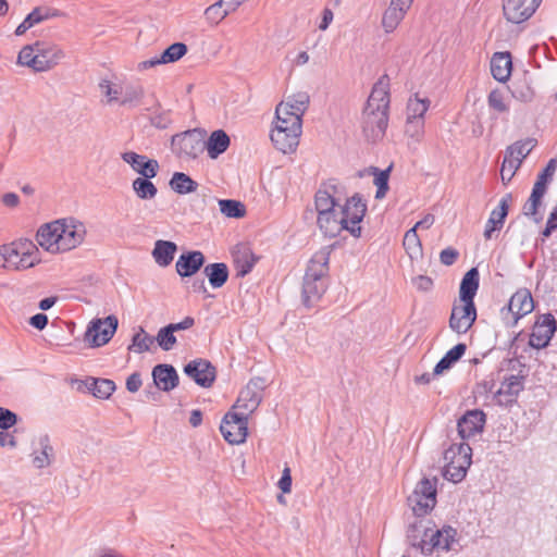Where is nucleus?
<instances>
[{
  "label": "nucleus",
  "mask_w": 557,
  "mask_h": 557,
  "mask_svg": "<svg viewBox=\"0 0 557 557\" xmlns=\"http://www.w3.org/2000/svg\"><path fill=\"white\" fill-rule=\"evenodd\" d=\"M389 77L382 75L374 84L362 113V132L369 141H377L388 125Z\"/></svg>",
  "instance_id": "obj_1"
},
{
  "label": "nucleus",
  "mask_w": 557,
  "mask_h": 557,
  "mask_svg": "<svg viewBox=\"0 0 557 557\" xmlns=\"http://www.w3.org/2000/svg\"><path fill=\"white\" fill-rule=\"evenodd\" d=\"M329 261L327 247L317 251L309 261L302 283V302L308 308L319 301L326 290Z\"/></svg>",
  "instance_id": "obj_2"
},
{
  "label": "nucleus",
  "mask_w": 557,
  "mask_h": 557,
  "mask_svg": "<svg viewBox=\"0 0 557 557\" xmlns=\"http://www.w3.org/2000/svg\"><path fill=\"white\" fill-rule=\"evenodd\" d=\"M471 457L472 449L468 443H453L444 451V478L454 483L462 481L471 465Z\"/></svg>",
  "instance_id": "obj_3"
},
{
  "label": "nucleus",
  "mask_w": 557,
  "mask_h": 557,
  "mask_svg": "<svg viewBox=\"0 0 557 557\" xmlns=\"http://www.w3.org/2000/svg\"><path fill=\"white\" fill-rule=\"evenodd\" d=\"M2 250L7 253L9 270L23 271L40 262L38 247L27 238L3 244Z\"/></svg>",
  "instance_id": "obj_4"
},
{
  "label": "nucleus",
  "mask_w": 557,
  "mask_h": 557,
  "mask_svg": "<svg viewBox=\"0 0 557 557\" xmlns=\"http://www.w3.org/2000/svg\"><path fill=\"white\" fill-rule=\"evenodd\" d=\"M436 485V478H423L417 483L413 492L408 496V504L416 516L422 517L435 507Z\"/></svg>",
  "instance_id": "obj_5"
},
{
  "label": "nucleus",
  "mask_w": 557,
  "mask_h": 557,
  "mask_svg": "<svg viewBox=\"0 0 557 557\" xmlns=\"http://www.w3.org/2000/svg\"><path fill=\"white\" fill-rule=\"evenodd\" d=\"M457 530L450 525H444L438 530H424L422 540L419 543L412 542L413 546H418L425 555L432 554L434 550L448 552L456 543Z\"/></svg>",
  "instance_id": "obj_6"
},
{
  "label": "nucleus",
  "mask_w": 557,
  "mask_h": 557,
  "mask_svg": "<svg viewBox=\"0 0 557 557\" xmlns=\"http://www.w3.org/2000/svg\"><path fill=\"white\" fill-rule=\"evenodd\" d=\"M220 431L230 444H242L248 434V418L246 412H227L220 425Z\"/></svg>",
  "instance_id": "obj_7"
},
{
  "label": "nucleus",
  "mask_w": 557,
  "mask_h": 557,
  "mask_svg": "<svg viewBox=\"0 0 557 557\" xmlns=\"http://www.w3.org/2000/svg\"><path fill=\"white\" fill-rule=\"evenodd\" d=\"M60 252H66L81 246L86 237L85 224L75 218L61 219Z\"/></svg>",
  "instance_id": "obj_8"
},
{
  "label": "nucleus",
  "mask_w": 557,
  "mask_h": 557,
  "mask_svg": "<svg viewBox=\"0 0 557 557\" xmlns=\"http://www.w3.org/2000/svg\"><path fill=\"white\" fill-rule=\"evenodd\" d=\"M367 211V205L359 195H354L346 200L339 212L345 221L347 231L356 238L361 236V226Z\"/></svg>",
  "instance_id": "obj_9"
},
{
  "label": "nucleus",
  "mask_w": 557,
  "mask_h": 557,
  "mask_svg": "<svg viewBox=\"0 0 557 557\" xmlns=\"http://www.w3.org/2000/svg\"><path fill=\"white\" fill-rule=\"evenodd\" d=\"M173 150L181 158L196 159L205 149V141L197 131H187L172 137Z\"/></svg>",
  "instance_id": "obj_10"
},
{
  "label": "nucleus",
  "mask_w": 557,
  "mask_h": 557,
  "mask_svg": "<svg viewBox=\"0 0 557 557\" xmlns=\"http://www.w3.org/2000/svg\"><path fill=\"white\" fill-rule=\"evenodd\" d=\"M117 324L119 321L115 315H108L104 319L91 321L86 331V341L92 347L106 345L114 335Z\"/></svg>",
  "instance_id": "obj_11"
},
{
  "label": "nucleus",
  "mask_w": 557,
  "mask_h": 557,
  "mask_svg": "<svg viewBox=\"0 0 557 557\" xmlns=\"http://www.w3.org/2000/svg\"><path fill=\"white\" fill-rule=\"evenodd\" d=\"M486 414L481 409L468 410L457 421V431L463 443L484 430Z\"/></svg>",
  "instance_id": "obj_12"
},
{
  "label": "nucleus",
  "mask_w": 557,
  "mask_h": 557,
  "mask_svg": "<svg viewBox=\"0 0 557 557\" xmlns=\"http://www.w3.org/2000/svg\"><path fill=\"white\" fill-rule=\"evenodd\" d=\"M476 320V308L474 302L455 304L449 318V327L458 333H467Z\"/></svg>",
  "instance_id": "obj_13"
},
{
  "label": "nucleus",
  "mask_w": 557,
  "mask_h": 557,
  "mask_svg": "<svg viewBox=\"0 0 557 557\" xmlns=\"http://www.w3.org/2000/svg\"><path fill=\"white\" fill-rule=\"evenodd\" d=\"M543 0H503V11L507 21L522 23L529 20Z\"/></svg>",
  "instance_id": "obj_14"
},
{
  "label": "nucleus",
  "mask_w": 557,
  "mask_h": 557,
  "mask_svg": "<svg viewBox=\"0 0 557 557\" xmlns=\"http://www.w3.org/2000/svg\"><path fill=\"white\" fill-rule=\"evenodd\" d=\"M557 329L556 320L553 314H543L533 326L530 335L529 345L533 348H545Z\"/></svg>",
  "instance_id": "obj_15"
},
{
  "label": "nucleus",
  "mask_w": 557,
  "mask_h": 557,
  "mask_svg": "<svg viewBox=\"0 0 557 557\" xmlns=\"http://www.w3.org/2000/svg\"><path fill=\"white\" fill-rule=\"evenodd\" d=\"M37 58V72H46L58 65L65 54L57 45L37 41L35 42Z\"/></svg>",
  "instance_id": "obj_16"
},
{
  "label": "nucleus",
  "mask_w": 557,
  "mask_h": 557,
  "mask_svg": "<svg viewBox=\"0 0 557 557\" xmlns=\"http://www.w3.org/2000/svg\"><path fill=\"white\" fill-rule=\"evenodd\" d=\"M184 372L202 387H210L216 377L215 368L206 359H196L188 362Z\"/></svg>",
  "instance_id": "obj_17"
},
{
  "label": "nucleus",
  "mask_w": 557,
  "mask_h": 557,
  "mask_svg": "<svg viewBox=\"0 0 557 557\" xmlns=\"http://www.w3.org/2000/svg\"><path fill=\"white\" fill-rule=\"evenodd\" d=\"M61 219L42 224L37 233L38 245L50 253H60Z\"/></svg>",
  "instance_id": "obj_18"
},
{
  "label": "nucleus",
  "mask_w": 557,
  "mask_h": 557,
  "mask_svg": "<svg viewBox=\"0 0 557 557\" xmlns=\"http://www.w3.org/2000/svg\"><path fill=\"white\" fill-rule=\"evenodd\" d=\"M534 309V301L532 294L527 288L517 290L510 298L508 304L507 314L512 315V322H507L508 325H515L519 319L531 313Z\"/></svg>",
  "instance_id": "obj_19"
},
{
  "label": "nucleus",
  "mask_w": 557,
  "mask_h": 557,
  "mask_svg": "<svg viewBox=\"0 0 557 557\" xmlns=\"http://www.w3.org/2000/svg\"><path fill=\"white\" fill-rule=\"evenodd\" d=\"M122 160L127 163L133 171L140 175V177L153 178L159 171V162L154 159H148L144 154H138L134 151H125L121 154Z\"/></svg>",
  "instance_id": "obj_20"
},
{
  "label": "nucleus",
  "mask_w": 557,
  "mask_h": 557,
  "mask_svg": "<svg viewBox=\"0 0 557 557\" xmlns=\"http://www.w3.org/2000/svg\"><path fill=\"white\" fill-rule=\"evenodd\" d=\"M523 389V377L511 374L506 376L499 388L494 393V399L500 406H508L516 401Z\"/></svg>",
  "instance_id": "obj_21"
},
{
  "label": "nucleus",
  "mask_w": 557,
  "mask_h": 557,
  "mask_svg": "<svg viewBox=\"0 0 557 557\" xmlns=\"http://www.w3.org/2000/svg\"><path fill=\"white\" fill-rule=\"evenodd\" d=\"M338 186L333 183H324L315 193L314 205L318 215L330 212L339 206L337 198Z\"/></svg>",
  "instance_id": "obj_22"
},
{
  "label": "nucleus",
  "mask_w": 557,
  "mask_h": 557,
  "mask_svg": "<svg viewBox=\"0 0 557 557\" xmlns=\"http://www.w3.org/2000/svg\"><path fill=\"white\" fill-rule=\"evenodd\" d=\"M262 400V394L256 382H249L248 385L239 393L234 409L239 410L238 412H246L248 418L260 405Z\"/></svg>",
  "instance_id": "obj_23"
},
{
  "label": "nucleus",
  "mask_w": 557,
  "mask_h": 557,
  "mask_svg": "<svg viewBox=\"0 0 557 557\" xmlns=\"http://www.w3.org/2000/svg\"><path fill=\"white\" fill-rule=\"evenodd\" d=\"M63 13L51 7H37L16 27L15 35L22 36L33 26L50 18L60 17Z\"/></svg>",
  "instance_id": "obj_24"
},
{
  "label": "nucleus",
  "mask_w": 557,
  "mask_h": 557,
  "mask_svg": "<svg viewBox=\"0 0 557 557\" xmlns=\"http://www.w3.org/2000/svg\"><path fill=\"white\" fill-rule=\"evenodd\" d=\"M187 53V46L183 42H174L170 45L160 57L138 63V70L144 71L159 64H168L178 61Z\"/></svg>",
  "instance_id": "obj_25"
},
{
  "label": "nucleus",
  "mask_w": 557,
  "mask_h": 557,
  "mask_svg": "<svg viewBox=\"0 0 557 557\" xmlns=\"http://www.w3.org/2000/svg\"><path fill=\"white\" fill-rule=\"evenodd\" d=\"M292 126V131L283 128H273L271 132V140L273 145L283 153L293 152L299 143L301 133H298V122Z\"/></svg>",
  "instance_id": "obj_26"
},
{
  "label": "nucleus",
  "mask_w": 557,
  "mask_h": 557,
  "mask_svg": "<svg viewBox=\"0 0 557 557\" xmlns=\"http://www.w3.org/2000/svg\"><path fill=\"white\" fill-rule=\"evenodd\" d=\"M203 264V253L201 251L194 250L182 253L176 261L175 269L178 275L187 277L196 274Z\"/></svg>",
  "instance_id": "obj_27"
},
{
  "label": "nucleus",
  "mask_w": 557,
  "mask_h": 557,
  "mask_svg": "<svg viewBox=\"0 0 557 557\" xmlns=\"http://www.w3.org/2000/svg\"><path fill=\"white\" fill-rule=\"evenodd\" d=\"M511 194H506L499 201L496 209L491 212V215L485 224L484 238L491 239L495 231H499L508 214L509 202L511 201Z\"/></svg>",
  "instance_id": "obj_28"
},
{
  "label": "nucleus",
  "mask_w": 557,
  "mask_h": 557,
  "mask_svg": "<svg viewBox=\"0 0 557 557\" xmlns=\"http://www.w3.org/2000/svg\"><path fill=\"white\" fill-rule=\"evenodd\" d=\"M156 386L164 392L172 391L178 384V374L171 364H158L152 370Z\"/></svg>",
  "instance_id": "obj_29"
},
{
  "label": "nucleus",
  "mask_w": 557,
  "mask_h": 557,
  "mask_svg": "<svg viewBox=\"0 0 557 557\" xmlns=\"http://www.w3.org/2000/svg\"><path fill=\"white\" fill-rule=\"evenodd\" d=\"M232 256L238 276L247 275L258 260L251 249L245 244L236 245L232 250Z\"/></svg>",
  "instance_id": "obj_30"
},
{
  "label": "nucleus",
  "mask_w": 557,
  "mask_h": 557,
  "mask_svg": "<svg viewBox=\"0 0 557 557\" xmlns=\"http://www.w3.org/2000/svg\"><path fill=\"white\" fill-rule=\"evenodd\" d=\"M345 221L341 212L335 209L318 215V225L324 235L329 237H335L341 234L342 231H347Z\"/></svg>",
  "instance_id": "obj_31"
},
{
  "label": "nucleus",
  "mask_w": 557,
  "mask_h": 557,
  "mask_svg": "<svg viewBox=\"0 0 557 557\" xmlns=\"http://www.w3.org/2000/svg\"><path fill=\"white\" fill-rule=\"evenodd\" d=\"M310 97L306 91H299L287 97L286 101L277 104L276 113H286L289 111L302 119L304 113L309 106Z\"/></svg>",
  "instance_id": "obj_32"
},
{
  "label": "nucleus",
  "mask_w": 557,
  "mask_h": 557,
  "mask_svg": "<svg viewBox=\"0 0 557 557\" xmlns=\"http://www.w3.org/2000/svg\"><path fill=\"white\" fill-rule=\"evenodd\" d=\"M512 70L511 55L509 52H495L491 60V72L493 77L505 83L509 79Z\"/></svg>",
  "instance_id": "obj_33"
},
{
  "label": "nucleus",
  "mask_w": 557,
  "mask_h": 557,
  "mask_svg": "<svg viewBox=\"0 0 557 557\" xmlns=\"http://www.w3.org/2000/svg\"><path fill=\"white\" fill-rule=\"evenodd\" d=\"M480 274L476 268H471L462 277L459 288L460 302H474L479 289Z\"/></svg>",
  "instance_id": "obj_34"
},
{
  "label": "nucleus",
  "mask_w": 557,
  "mask_h": 557,
  "mask_svg": "<svg viewBox=\"0 0 557 557\" xmlns=\"http://www.w3.org/2000/svg\"><path fill=\"white\" fill-rule=\"evenodd\" d=\"M176 251L177 245L174 242L158 239L154 243L151 256L159 267L166 268L174 260Z\"/></svg>",
  "instance_id": "obj_35"
},
{
  "label": "nucleus",
  "mask_w": 557,
  "mask_h": 557,
  "mask_svg": "<svg viewBox=\"0 0 557 557\" xmlns=\"http://www.w3.org/2000/svg\"><path fill=\"white\" fill-rule=\"evenodd\" d=\"M230 143V136L223 129H216L213 131L207 141H205V148L211 159H216L227 150Z\"/></svg>",
  "instance_id": "obj_36"
},
{
  "label": "nucleus",
  "mask_w": 557,
  "mask_h": 557,
  "mask_svg": "<svg viewBox=\"0 0 557 557\" xmlns=\"http://www.w3.org/2000/svg\"><path fill=\"white\" fill-rule=\"evenodd\" d=\"M38 448L39 450H34L32 456V462L35 468L44 469L51 463V457L53 455V448L50 444V438L47 434L40 435L38 437Z\"/></svg>",
  "instance_id": "obj_37"
},
{
  "label": "nucleus",
  "mask_w": 557,
  "mask_h": 557,
  "mask_svg": "<svg viewBox=\"0 0 557 557\" xmlns=\"http://www.w3.org/2000/svg\"><path fill=\"white\" fill-rule=\"evenodd\" d=\"M86 388L97 398L108 399L115 391V383L109 379L89 377L85 381Z\"/></svg>",
  "instance_id": "obj_38"
},
{
  "label": "nucleus",
  "mask_w": 557,
  "mask_h": 557,
  "mask_svg": "<svg viewBox=\"0 0 557 557\" xmlns=\"http://www.w3.org/2000/svg\"><path fill=\"white\" fill-rule=\"evenodd\" d=\"M203 273L213 288L222 287L228 278V268L225 263L216 262L205 267Z\"/></svg>",
  "instance_id": "obj_39"
},
{
  "label": "nucleus",
  "mask_w": 557,
  "mask_h": 557,
  "mask_svg": "<svg viewBox=\"0 0 557 557\" xmlns=\"http://www.w3.org/2000/svg\"><path fill=\"white\" fill-rule=\"evenodd\" d=\"M545 194V189L533 186L531 195L522 208L523 214L527 216H532L536 223L542 220V216L539 215V208L542 205V199Z\"/></svg>",
  "instance_id": "obj_40"
},
{
  "label": "nucleus",
  "mask_w": 557,
  "mask_h": 557,
  "mask_svg": "<svg viewBox=\"0 0 557 557\" xmlns=\"http://www.w3.org/2000/svg\"><path fill=\"white\" fill-rule=\"evenodd\" d=\"M466 349L467 346L462 343L457 344L451 349H449L434 367L433 375H438L443 373L445 370L450 369L451 366L465 355Z\"/></svg>",
  "instance_id": "obj_41"
},
{
  "label": "nucleus",
  "mask_w": 557,
  "mask_h": 557,
  "mask_svg": "<svg viewBox=\"0 0 557 557\" xmlns=\"http://www.w3.org/2000/svg\"><path fill=\"white\" fill-rule=\"evenodd\" d=\"M172 190L180 195H186L195 191L198 183L183 172H175L169 183Z\"/></svg>",
  "instance_id": "obj_42"
},
{
  "label": "nucleus",
  "mask_w": 557,
  "mask_h": 557,
  "mask_svg": "<svg viewBox=\"0 0 557 557\" xmlns=\"http://www.w3.org/2000/svg\"><path fill=\"white\" fill-rule=\"evenodd\" d=\"M150 180L143 176L132 183V188L140 200H151L157 196L158 189Z\"/></svg>",
  "instance_id": "obj_43"
},
{
  "label": "nucleus",
  "mask_w": 557,
  "mask_h": 557,
  "mask_svg": "<svg viewBox=\"0 0 557 557\" xmlns=\"http://www.w3.org/2000/svg\"><path fill=\"white\" fill-rule=\"evenodd\" d=\"M536 141L532 138H528L523 141H517L513 145L509 146L506 150V156H510L516 162L520 164L527 158V156L532 151L535 147Z\"/></svg>",
  "instance_id": "obj_44"
},
{
  "label": "nucleus",
  "mask_w": 557,
  "mask_h": 557,
  "mask_svg": "<svg viewBox=\"0 0 557 557\" xmlns=\"http://www.w3.org/2000/svg\"><path fill=\"white\" fill-rule=\"evenodd\" d=\"M154 343V337L146 333L143 327H139L138 332L134 334L132 344L128 349L137 354H141L150 350V347Z\"/></svg>",
  "instance_id": "obj_45"
},
{
  "label": "nucleus",
  "mask_w": 557,
  "mask_h": 557,
  "mask_svg": "<svg viewBox=\"0 0 557 557\" xmlns=\"http://www.w3.org/2000/svg\"><path fill=\"white\" fill-rule=\"evenodd\" d=\"M430 107V100L414 96L407 103V117L424 120V114Z\"/></svg>",
  "instance_id": "obj_46"
},
{
  "label": "nucleus",
  "mask_w": 557,
  "mask_h": 557,
  "mask_svg": "<svg viewBox=\"0 0 557 557\" xmlns=\"http://www.w3.org/2000/svg\"><path fill=\"white\" fill-rule=\"evenodd\" d=\"M231 11L226 9L221 0L216 1L215 3L209 5L205 10V17L207 22L211 26H216L220 22H222Z\"/></svg>",
  "instance_id": "obj_47"
},
{
  "label": "nucleus",
  "mask_w": 557,
  "mask_h": 557,
  "mask_svg": "<svg viewBox=\"0 0 557 557\" xmlns=\"http://www.w3.org/2000/svg\"><path fill=\"white\" fill-rule=\"evenodd\" d=\"M144 97V89L139 85H125L122 87V106L135 107Z\"/></svg>",
  "instance_id": "obj_48"
},
{
  "label": "nucleus",
  "mask_w": 557,
  "mask_h": 557,
  "mask_svg": "<svg viewBox=\"0 0 557 557\" xmlns=\"http://www.w3.org/2000/svg\"><path fill=\"white\" fill-rule=\"evenodd\" d=\"M404 17L405 13L401 12V9H397L395 7L389 5L385 10L382 18V25L385 32L392 33L393 30H395Z\"/></svg>",
  "instance_id": "obj_49"
},
{
  "label": "nucleus",
  "mask_w": 557,
  "mask_h": 557,
  "mask_svg": "<svg viewBox=\"0 0 557 557\" xmlns=\"http://www.w3.org/2000/svg\"><path fill=\"white\" fill-rule=\"evenodd\" d=\"M220 211L227 218H243L246 214L245 206L237 200L222 199L219 200Z\"/></svg>",
  "instance_id": "obj_50"
},
{
  "label": "nucleus",
  "mask_w": 557,
  "mask_h": 557,
  "mask_svg": "<svg viewBox=\"0 0 557 557\" xmlns=\"http://www.w3.org/2000/svg\"><path fill=\"white\" fill-rule=\"evenodd\" d=\"M275 116H276V121H275L274 128H276V129L283 128L284 131H287V129L292 131V126H295L294 122H295V124L298 122V133H301L302 119L298 117V115L290 113L289 111H286V113H276L275 112Z\"/></svg>",
  "instance_id": "obj_51"
},
{
  "label": "nucleus",
  "mask_w": 557,
  "mask_h": 557,
  "mask_svg": "<svg viewBox=\"0 0 557 557\" xmlns=\"http://www.w3.org/2000/svg\"><path fill=\"white\" fill-rule=\"evenodd\" d=\"M172 329L173 327L168 324L166 326L161 327L154 337V342H157L160 348L165 351L171 350L176 344V337Z\"/></svg>",
  "instance_id": "obj_52"
},
{
  "label": "nucleus",
  "mask_w": 557,
  "mask_h": 557,
  "mask_svg": "<svg viewBox=\"0 0 557 557\" xmlns=\"http://www.w3.org/2000/svg\"><path fill=\"white\" fill-rule=\"evenodd\" d=\"M404 247L410 258H414L421 253V243L414 228H410L406 232Z\"/></svg>",
  "instance_id": "obj_53"
},
{
  "label": "nucleus",
  "mask_w": 557,
  "mask_h": 557,
  "mask_svg": "<svg viewBox=\"0 0 557 557\" xmlns=\"http://www.w3.org/2000/svg\"><path fill=\"white\" fill-rule=\"evenodd\" d=\"M487 103L491 109L498 113H505L509 110L507 97L498 89L492 90L487 97Z\"/></svg>",
  "instance_id": "obj_54"
},
{
  "label": "nucleus",
  "mask_w": 557,
  "mask_h": 557,
  "mask_svg": "<svg viewBox=\"0 0 557 557\" xmlns=\"http://www.w3.org/2000/svg\"><path fill=\"white\" fill-rule=\"evenodd\" d=\"M35 44L25 46L18 53L17 63L37 72Z\"/></svg>",
  "instance_id": "obj_55"
},
{
  "label": "nucleus",
  "mask_w": 557,
  "mask_h": 557,
  "mask_svg": "<svg viewBox=\"0 0 557 557\" xmlns=\"http://www.w3.org/2000/svg\"><path fill=\"white\" fill-rule=\"evenodd\" d=\"M557 169L556 159H550L546 164L545 169L537 175L534 186L547 190V186L552 181Z\"/></svg>",
  "instance_id": "obj_56"
},
{
  "label": "nucleus",
  "mask_w": 557,
  "mask_h": 557,
  "mask_svg": "<svg viewBox=\"0 0 557 557\" xmlns=\"http://www.w3.org/2000/svg\"><path fill=\"white\" fill-rule=\"evenodd\" d=\"M374 171H375L374 184L377 187L375 198L382 199L385 197V195L388 190V177H389L391 166L383 171H379L377 169H374Z\"/></svg>",
  "instance_id": "obj_57"
},
{
  "label": "nucleus",
  "mask_w": 557,
  "mask_h": 557,
  "mask_svg": "<svg viewBox=\"0 0 557 557\" xmlns=\"http://www.w3.org/2000/svg\"><path fill=\"white\" fill-rule=\"evenodd\" d=\"M520 165L521 164L516 162L512 158H510V156L505 154L500 169L502 182L505 185H507L512 180Z\"/></svg>",
  "instance_id": "obj_58"
},
{
  "label": "nucleus",
  "mask_w": 557,
  "mask_h": 557,
  "mask_svg": "<svg viewBox=\"0 0 557 557\" xmlns=\"http://www.w3.org/2000/svg\"><path fill=\"white\" fill-rule=\"evenodd\" d=\"M405 133L408 137L420 141L424 133V120L407 117Z\"/></svg>",
  "instance_id": "obj_59"
},
{
  "label": "nucleus",
  "mask_w": 557,
  "mask_h": 557,
  "mask_svg": "<svg viewBox=\"0 0 557 557\" xmlns=\"http://www.w3.org/2000/svg\"><path fill=\"white\" fill-rule=\"evenodd\" d=\"M18 421L17 414L12 410L0 407V429L9 430L14 426Z\"/></svg>",
  "instance_id": "obj_60"
},
{
  "label": "nucleus",
  "mask_w": 557,
  "mask_h": 557,
  "mask_svg": "<svg viewBox=\"0 0 557 557\" xmlns=\"http://www.w3.org/2000/svg\"><path fill=\"white\" fill-rule=\"evenodd\" d=\"M100 88L107 96L109 102L117 101L119 97L122 96V86H112L109 81H102Z\"/></svg>",
  "instance_id": "obj_61"
},
{
  "label": "nucleus",
  "mask_w": 557,
  "mask_h": 557,
  "mask_svg": "<svg viewBox=\"0 0 557 557\" xmlns=\"http://www.w3.org/2000/svg\"><path fill=\"white\" fill-rule=\"evenodd\" d=\"M411 283L417 288V290L422 293L431 292L434 286L433 280L426 275H417L411 278Z\"/></svg>",
  "instance_id": "obj_62"
},
{
  "label": "nucleus",
  "mask_w": 557,
  "mask_h": 557,
  "mask_svg": "<svg viewBox=\"0 0 557 557\" xmlns=\"http://www.w3.org/2000/svg\"><path fill=\"white\" fill-rule=\"evenodd\" d=\"M458 257H459V252L456 249L448 247L441 251L440 261L444 265H451L456 262Z\"/></svg>",
  "instance_id": "obj_63"
},
{
  "label": "nucleus",
  "mask_w": 557,
  "mask_h": 557,
  "mask_svg": "<svg viewBox=\"0 0 557 557\" xmlns=\"http://www.w3.org/2000/svg\"><path fill=\"white\" fill-rule=\"evenodd\" d=\"M277 485L283 493H289L292 491V475L290 469L288 467H285V469L283 470L282 476Z\"/></svg>",
  "instance_id": "obj_64"
}]
</instances>
